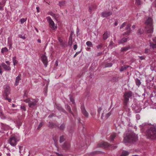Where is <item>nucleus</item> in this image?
<instances>
[{"label":"nucleus","instance_id":"obj_1","mask_svg":"<svg viewBox=\"0 0 156 156\" xmlns=\"http://www.w3.org/2000/svg\"><path fill=\"white\" fill-rule=\"evenodd\" d=\"M147 137L151 140L156 139V127L151 126L146 131Z\"/></svg>","mask_w":156,"mask_h":156},{"label":"nucleus","instance_id":"obj_2","mask_svg":"<svg viewBox=\"0 0 156 156\" xmlns=\"http://www.w3.org/2000/svg\"><path fill=\"white\" fill-rule=\"evenodd\" d=\"M138 140L137 135L134 133H131L127 135L124 138V142L125 143L128 142L133 143Z\"/></svg>","mask_w":156,"mask_h":156},{"label":"nucleus","instance_id":"obj_3","mask_svg":"<svg viewBox=\"0 0 156 156\" xmlns=\"http://www.w3.org/2000/svg\"><path fill=\"white\" fill-rule=\"evenodd\" d=\"M145 24L146 26L145 27V30L147 33H152L153 31V22L152 18L149 17L146 20Z\"/></svg>","mask_w":156,"mask_h":156},{"label":"nucleus","instance_id":"obj_4","mask_svg":"<svg viewBox=\"0 0 156 156\" xmlns=\"http://www.w3.org/2000/svg\"><path fill=\"white\" fill-rule=\"evenodd\" d=\"M98 147L107 148L109 150H113L116 148L117 146L111 144L107 142L102 141L98 144Z\"/></svg>","mask_w":156,"mask_h":156},{"label":"nucleus","instance_id":"obj_5","mask_svg":"<svg viewBox=\"0 0 156 156\" xmlns=\"http://www.w3.org/2000/svg\"><path fill=\"white\" fill-rule=\"evenodd\" d=\"M23 101L26 103H28V106L30 108L35 109L36 108L38 100L37 99H35L31 98H28L27 99L24 100Z\"/></svg>","mask_w":156,"mask_h":156},{"label":"nucleus","instance_id":"obj_6","mask_svg":"<svg viewBox=\"0 0 156 156\" xmlns=\"http://www.w3.org/2000/svg\"><path fill=\"white\" fill-rule=\"evenodd\" d=\"M19 137L12 135L11 136L9 140L10 144L12 146H15L16 145L17 142L20 140Z\"/></svg>","mask_w":156,"mask_h":156},{"label":"nucleus","instance_id":"obj_7","mask_svg":"<svg viewBox=\"0 0 156 156\" xmlns=\"http://www.w3.org/2000/svg\"><path fill=\"white\" fill-rule=\"evenodd\" d=\"M132 96V93L131 91L128 92H126L124 94L123 97L124 98V105L126 106L127 103L129 101V98L131 97Z\"/></svg>","mask_w":156,"mask_h":156},{"label":"nucleus","instance_id":"obj_8","mask_svg":"<svg viewBox=\"0 0 156 156\" xmlns=\"http://www.w3.org/2000/svg\"><path fill=\"white\" fill-rule=\"evenodd\" d=\"M47 20L49 23L50 27L52 30H55L57 28V27L55 26V24L54 21L50 17H47L46 18Z\"/></svg>","mask_w":156,"mask_h":156},{"label":"nucleus","instance_id":"obj_9","mask_svg":"<svg viewBox=\"0 0 156 156\" xmlns=\"http://www.w3.org/2000/svg\"><path fill=\"white\" fill-rule=\"evenodd\" d=\"M4 92L5 96L8 97V95L10 93V87L9 86L6 85L4 86Z\"/></svg>","mask_w":156,"mask_h":156},{"label":"nucleus","instance_id":"obj_10","mask_svg":"<svg viewBox=\"0 0 156 156\" xmlns=\"http://www.w3.org/2000/svg\"><path fill=\"white\" fill-rule=\"evenodd\" d=\"M150 47L153 49L156 48V38L154 37L153 39V42L150 43Z\"/></svg>","mask_w":156,"mask_h":156},{"label":"nucleus","instance_id":"obj_11","mask_svg":"<svg viewBox=\"0 0 156 156\" xmlns=\"http://www.w3.org/2000/svg\"><path fill=\"white\" fill-rule=\"evenodd\" d=\"M41 60L45 66L47 67L48 63L47 57L44 55H43L41 57Z\"/></svg>","mask_w":156,"mask_h":156},{"label":"nucleus","instance_id":"obj_12","mask_svg":"<svg viewBox=\"0 0 156 156\" xmlns=\"http://www.w3.org/2000/svg\"><path fill=\"white\" fill-rule=\"evenodd\" d=\"M112 13L111 12L104 11L101 14V16L103 17H108L112 14Z\"/></svg>","mask_w":156,"mask_h":156},{"label":"nucleus","instance_id":"obj_13","mask_svg":"<svg viewBox=\"0 0 156 156\" xmlns=\"http://www.w3.org/2000/svg\"><path fill=\"white\" fill-rule=\"evenodd\" d=\"M110 32L109 31H105L103 35V39L105 40L108 38L110 36Z\"/></svg>","mask_w":156,"mask_h":156},{"label":"nucleus","instance_id":"obj_14","mask_svg":"<svg viewBox=\"0 0 156 156\" xmlns=\"http://www.w3.org/2000/svg\"><path fill=\"white\" fill-rule=\"evenodd\" d=\"M81 109L82 113L86 117H88V113L85 110L84 106H82L81 107Z\"/></svg>","mask_w":156,"mask_h":156},{"label":"nucleus","instance_id":"obj_15","mask_svg":"<svg viewBox=\"0 0 156 156\" xmlns=\"http://www.w3.org/2000/svg\"><path fill=\"white\" fill-rule=\"evenodd\" d=\"M70 147V145L69 143L65 142L62 146V148L63 149L66 150H68L69 148Z\"/></svg>","mask_w":156,"mask_h":156},{"label":"nucleus","instance_id":"obj_16","mask_svg":"<svg viewBox=\"0 0 156 156\" xmlns=\"http://www.w3.org/2000/svg\"><path fill=\"white\" fill-rule=\"evenodd\" d=\"M1 66L4 69L6 70L9 71L11 70V69L10 66L7 65L4 63H2Z\"/></svg>","mask_w":156,"mask_h":156},{"label":"nucleus","instance_id":"obj_17","mask_svg":"<svg viewBox=\"0 0 156 156\" xmlns=\"http://www.w3.org/2000/svg\"><path fill=\"white\" fill-rule=\"evenodd\" d=\"M21 75L19 74L16 78L15 85L16 86L18 85L19 81L21 80Z\"/></svg>","mask_w":156,"mask_h":156},{"label":"nucleus","instance_id":"obj_18","mask_svg":"<svg viewBox=\"0 0 156 156\" xmlns=\"http://www.w3.org/2000/svg\"><path fill=\"white\" fill-rule=\"evenodd\" d=\"M128 38L123 37L121 40L118 41V42L119 44L123 43L126 42L128 39Z\"/></svg>","mask_w":156,"mask_h":156},{"label":"nucleus","instance_id":"obj_19","mask_svg":"<svg viewBox=\"0 0 156 156\" xmlns=\"http://www.w3.org/2000/svg\"><path fill=\"white\" fill-rule=\"evenodd\" d=\"M66 108L68 110L69 113H70L73 116H74V115L72 112L70 106L68 105H66Z\"/></svg>","mask_w":156,"mask_h":156},{"label":"nucleus","instance_id":"obj_20","mask_svg":"<svg viewBox=\"0 0 156 156\" xmlns=\"http://www.w3.org/2000/svg\"><path fill=\"white\" fill-rule=\"evenodd\" d=\"M57 108L59 110L62 111V112L67 114V113L65 111V110L62 108L61 106H59L58 105L57 106Z\"/></svg>","mask_w":156,"mask_h":156},{"label":"nucleus","instance_id":"obj_21","mask_svg":"<svg viewBox=\"0 0 156 156\" xmlns=\"http://www.w3.org/2000/svg\"><path fill=\"white\" fill-rule=\"evenodd\" d=\"M58 41L60 43V45H61L62 47H66V45L65 44V43L63 42V41L59 37L58 38Z\"/></svg>","mask_w":156,"mask_h":156},{"label":"nucleus","instance_id":"obj_22","mask_svg":"<svg viewBox=\"0 0 156 156\" xmlns=\"http://www.w3.org/2000/svg\"><path fill=\"white\" fill-rule=\"evenodd\" d=\"M58 126L56 124H54L52 122H49V127L51 128H55L57 127Z\"/></svg>","mask_w":156,"mask_h":156},{"label":"nucleus","instance_id":"obj_23","mask_svg":"<svg viewBox=\"0 0 156 156\" xmlns=\"http://www.w3.org/2000/svg\"><path fill=\"white\" fill-rule=\"evenodd\" d=\"M144 31V30L143 29H139L137 30L136 34L138 35H140L143 34Z\"/></svg>","mask_w":156,"mask_h":156},{"label":"nucleus","instance_id":"obj_24","mask_svg":"<svg viewBox=\"0 0 156 156\" xmlns=\"http://www.w3.org/2000/svg\"><path fill=\"white\" fill-rule=\"evenodd\" d=\"M72 38H73V37H72V35H70V36L69 37V41H68V45L70 46H71L72 44V43H73L72 41Z\"/></svg>","mask_w":156,"mask_h":156},{"label":"nucleus","instance_id":"obj_25","mask_svg":"<svg viewBox=\"0 0 156 156\" xmlns=\"http://www.w3.org/2000/svg\"><path fill=\"white\" fill-rule=\"evenodd\" d=\"M107 110L105 109L103 110V112L101 116V118L103 119H104L105 117L104 115H105L107 113Z\"/></svg>","mask_w":156,"mask_h":156},{"label":"nucleus","instance_id":"obj_26","mask_svg":"<svg viewBox=\"0 0 156 156\" xmlns=\"http://www.w3.org/2000/svg\"><path fill=\"white\" fill-rule=\"evenodd\" d=\"M0 117L2 119H6V117L3 113L2 110L0 109Z\"/></svg>","mask_w":156,"mask_h":156},{"label":"nucleus","instance_id":"obj_27","mask_svg":"<svg viewBox=\"0 0 156 156\" xmlns=\"http://www.w3.org/2000/svg\"><path fill=\"white\" fill-rule=\"evenodd\" d=\"M129 154V152L127 151H123L121 155L120 156H127Z\"/></svg>","mask_w":156,"mask_h":156},{"label":"nucleus","instance_id":"obj_28","mask_svg":"<svg viewBox=\"0 0 156 156\" xmlns=\"http://www.w3.org/2000/svg\"><path fill=\"white\" fill-rule=\"evenodd\" d=\"M116 136V134H114L111 135L110 136V140L111 141L113 142Z\"/></svg>","mask_w":156,"mask_h":156},{"label":"nucleus","instance_id":"obj_29","mask_svg":"<svg viewBox=\"0 0 156 156\" xmlns=\"http://www.w3.org/2000/svg\"><path fill=\"white\" fill-rule=\"evenodd\" d=\"M112 114V112L111 111H110V112H108V113H107L106 115H105V117L103 120H106Z\"/></svg>","mask_w":156,"mask_h":156},{"label":"nucleus","instance_id":"obj_30","mask_svg":"<svg viewBox=\"0 0 156 156\" xmlns=\"http://www.w3.org/2000/svg\"><path fill=\"white\" fill-rule=\"evenodd\" d=\"M135 83L136 85L138 87L141 85V82L139 79H136L135 80Z\"/></svg>","mask_w":156,"mask_h":156},{"label":"nucleus","instance_id":"obj_31","mask_svg":"<svg viewBox=\"0 0 156 156\" xmlns=\"http://www.w3.org/2000/svg\"><path fill=\"white\" fill-rule=\"evenodd\" d=\"M16 56L12 58V61L13 62V64L14 66H15L18 63V61L16 60Z\"/></svg>","mask_w":156,"mask_h":156},{"label":"nucleus","instance_id":"obj_32","mask_svg":"<svg viewBox=\"0 0 156 156\" xmlns=\"http://www.w3.org/2000/svg\"><path fill=\"white\" fill-rule=\"evenodd\" d=\"M118 80V77L115 76H113L111 80L113 82H116Z\"/></svg>","mask_w":156,"mask_h":156},{"label":"nucleus","instance_id":"obj_33","mask_svg":"<svg viewBox=\"0 0 156 156\" xmlns=\"http://www.w3.org/2000/svg\"><path fill=\"white\" fill-rule=\"evenodd\" d=\"M65 126V124L64 123H62V124L61 125V126L59 127L58 126V127L59 129H60L62 130H63L64 129Z\"/></svg>","mask_w":156,"mask_h":156},{"label":"nucleus","instance_id":"obj_34","mask_svg":"<svg viewBox=\"0 0 156 156\" xmlns=\"http://www.w3.org/2000/svg\"><path fill=\"white\" fill-rule=\"evenodd\" d=\"M129 48V47H124L121 48V51L122 52L128 50Z\"/></svg>","mask_w":156,"mask_h":156},{"label":"nucleus","instance_id":"obj_35","mask_svg":"<svg viewBox=\"0 0 156 156\" xmlns=\"http://www.w3.org/2000/svg\"><path fill=\"white\" fill-rule=\"evenodd\" d=\"M8 51V49L6 47L3 48L1 50V52L2 53H3L5 52H7Z\"/></svg>","mask_w":156,"mask_h":156},{"label":"nucleus","instance_id":"obj_36","mask_svg":"<svg viewBox=\"0 0 156 156\" xmlns=\"http://www.w3.org/2000/svg\"><path fill=\"white\" fill-rule=\"evenodd\" d=\"M65 140L64 137L63 136H60L59 142L60 143L63 142Z\"/></svg>","mask_w":156,"mask_h":156},{"label":"nucleus","instance_id":"obj_37","mask_svg":"<svg viewBox=\"0 0 156 156\" xmlns=\"http://www.w3.org/2000/svg\"><path fill=\"white\" fill-rule=\"evenodd\" d=\"M129 66H122L120 70V71L121 72L123 71V70H126L127 69V68Z\"/></svg>","mask_w":156,"mask_h":156},{"label":"nucleus","instance_id":"obj_38","mask_svg":"<svg viewBox=\"0 0 156 156\" xmlns=\"http://www.w3.org/2000/svg\"><path fill=\"white\" fill-rule=\"evenodd\" d=\"M112 65V64L111 63H109L106 64L105 65V68L109 67H111Z\"/></svg>","mask_w":156,"mask_h":156},{"label":"nucleus","instance_id":"obj_39","mask_svg":"<svg viewBox=\"0 0 156 156\" xmlns=\"http://www.w3.org/2000/svg\"><path fill=\"white\" fill-rule=\"evenodd\" d=\"M87 45L89 47H92L93 44L91 42L88 41L86 42Z\"/></svg>","mask_w":156,"mask_h":156},{"label":"nucleus","instance_id":"obj_40","mask_svg":"<svg viewBox=\"0 0 156 156\" xmlns=\"http://www.w3.org/2000/svg\"><path fill=\"white\" fill-rule=\"evenodd\" d=\"M131 26V25L130 24H127L126 27L125 28L126 29V30H128L131 31V28H130Z\"/></svg>","mask_w":156,"mask_h":156},{"label":"nucleus","instance_id":"obj_41","mask_svg":"<svg viewBox=\"0 0 156 156\" xmlns=\"http://www.w3.org/2000/svg\"><path fill=\"white\" fill-rule=\"evenodd\" d=\"M103 46V44H102V43H100L97 46L96 48L98 49H101L102 48Z\"/></svg>","mask_w":156,"mask_h":156},{"label":"nucleus","instance_id":"obj_42","mask_svg":"<svg viewBox=\"0 0 156 156\" xmlns=\"http://www.w3.org/2000/svg\"><path fill=\"white\" fill-rule=\"evenodd\" d=\"M65 1L59 2V6L61 7L64 6L65 5Z\"/></svg>","mask_w":156,"mask_h":156},{"label":"nucleus","instance_id":"obj_43","mask_svg":"<svg viewBox=\"0 0 156 156\" xmlns=\"http://www.w3.org/2000/svg\"><path fill=\"white\" fill-rule=\"evenodd\" d=\"M72 109L73 111L74 112L76 113L77 112V109L76 108L75 106V105H74Z\"/></svg>","mask_w":156,"mask_h":156},{"label":"nucleus","instance_id":"obj_44","mask_svg":"<svg viewBox=\"0 0 156 156\" xmlns=\"http://www.w3.org/2000/svg\"><path fill=\"white\" fill-rule=\"evenodd\" d=\"M141 110V108H138L137 109L136 108H135V111L136 113L140 112Z\"/></svg>","mask_w":156,"mask_h":156},{"label":"nucleus","instance_id":"obj_45","mask_svg":"<svg viewBox=\"0 0 156 156\" xmlns=\"http://www.w3.org/2000/svg\"><path fill=\"white\" fill-rule=\"evenodd\" d=\"M136 4L137 5H139L141 4V2L140 0H135Z\"/></svg>","mask_w":156,"mask_h":156},{"label":"nucleus","instance_id":"obj_46","mask_svg":"<svg viewBox=\"0 0 156 156\" xmlns=\"http://www.w3.org/2000/svg\"><path fill=\"white\" fill-rule=\"evenodd\" d=\"M150 51V49H149L146 48L145 49V53H146L147 54H149Z\"/></svg>","mask_w":156,"mask_h":156},{"label":"nucleus","instance_id":"obj_47","mask_svg":"<svg viewBox=\"0 0 156 156\" xmlns=\"http://www.w3.org/2000/svg\"><path fill=\"white\" fill-rule=\"evenodd\" d=\"M70 100L73 103V104L74 105H75V103L74 101V99L72 97H71L70 98Z\"/></svg>","mask_w":156,"mask_h":156},{"label":"nucleus","instance_id":"obj_48","mask_svg":"<svg viewBox=\"0 0 156 156\" xmlns=\"http://www.w3.org/2000/svg\"><path fill=\"white\" fill-rule=\"evenodd\" d=\"M20 108L23 111H25L26 110V107L24 105L21 106Z\"/></svg>","mask_w":156,"mask_h":156},{"label":"nucleus","instance_id":"obj_49","mask_svg":"<svg viewBox=\"0 0 156 156\" xmlns=\"http://www.w3.org/2000/svg\"><path fill=\"white\" fill-rule=\"evenodd\" d=\"M42 125L43 123L42 122H41L39 125V126H38L37 129H39L42 126Z\"/></svg>","mask_w":156,"mask_h":156},{"label":"nucleus","instance_id":"obj_50","mask_svg":"<svg viewBox=\"0 0 156 156\" xmlns=\"http://www.w3.org/2000/svg\"><path fill=\"white\" fill-rule=\"evenodd\" d=\"M19 37L21 38L24 39L26 38V37L24 36H23L22 35L20 34L19 35Z\"/></svg>","mask_w":156,"mask_h":156},{"label":"nucleus","instance_id":"obj_51","mask_svg":"<svg viewBox=\"0 0 156 156\" xmlns=\"http://www.w3.org/2000/svg\"><path fill=\"white\" fill-rule=\"evenodd\" d=\"M126 24V23L124 22L122 23V24L121 26L120 27V29H122V28H123L124 26H125V25Z\"/></svg>","mask_w":156,"mask_h":156},{"label":"nucleus","instance_id":"obj_52","mask_svg":"<svg viewBox=\"0 0 156 156\" xmlns=\"http://www.w3.org/2000/svg\"><path fill=\"white\" fill-rule=\"evenodd\" d=\"M20 22L22 24L25 22L26 20L24 18H22L20 19Z\"/></svg>","mask_w":156,"mask_h":156},{"label":"nucleus","instance_id":"obj_53","mask_svg":"<svg viewBox=\"0 0 156 156\" xmlns=\"http://www.w3.org/2000/svg\"><path fill=\"white\" fill-rule=\"evenodd\" d=\"M139 57L141 60H144L145 59V57L144 56H139Z\"/></svg>","mask_w":156,"mask_h":156},{"label":"nucleus","instance_id":"obj_54","mask_svg":"<svg viewBox=\"0 0 156 156\" xmlns=\"http://www.w3.org/2000/svg\"><path fill=\"white\" fill-rule=\"evenodd\" d=\"M81 51H78L77 52H76V54L74 55L73 56V57L74 58L76 56L79 54L80 52Z\"/></svg>","mask_w":156,"mask_h":156},{"label":"nucleus","instance_id":"obj_55","mask_svg":"<svg viewBox=\"0 0 156 156\" xmlns=\"http://www.w3.org/2000/svg\"><path fill=\"white\" fill-rule=\"evenodd\" d=\"M5 99L8 100L9 102H11L12 101L11 99L10 98H8V97H6Z\"/></svg>","mask_w":156,"mask_h":156},{"label":"nucleus","instance_id":"obj_56","mask_svg":"<svg viewBox=\"0 0 156 156\" xmlns=\"http://www.w3.org/2000/svg\"><path fill=\"white\" fill-rule=\"evenodd\" d=\"M131 31L130 30H127L126 32H125L126 35H129L131 32Z\"/></svg>","mask_w":156,"mask_h":156},{"label":"nucleus","instance_id":"obj_57","mask_svg":"<svg viewBox=\"0 0 156 156\" xmlns=\"http://www.w3.org/2000/svg\"><path fill=\"white\" fill-rule=\"evenodd\" d=\"M77 44H75V45H74V46H73V49H74V50H76V49H77Z\"/></svg>","mask_w":156,"mask_h":156},{"label":"nucleus","instance_id":"obj_58","mask_svg":"<svg viewBox=\"0 0 156 156\" xmlns=\"http://www.w3.org/2000/svg\"><path fill=\"white\" fill-rule=\"evenodd\" d=\"M92 10V8L90 7H89V11L90 12V13H91Z\"/></svg>","mask_w":156,"mask_h":156},{"label":"nucleus","instance_id":"obj_59","mask_svg":"<svg viewBox=\"0 0 156 156\" xmlns=\"http://www.w3.org/2000/svg\"><path fill=\"white\" fill-rule=\"evenodd\" d=\"M101 110H102V109H101V108L100 107V108H99L98 109V113L100 114V112Z\"/></svg>","mask_w":156,"mask_h":156},{"label":"nucleus","instance_id":"obj_60","mask_svg":"<svg viewBox=\"0 0 156 156\" xmlns=\"http://www.w3.org/2000/svg\"><path fill=\"white\" fill-rule=\"evenodd\" d=\"M22 123L21 122H19V123H17V126L19 127L21 125Z\"/></svg>","mask_w":156,"mask_h":156},{"label":"nucleus","instance_id":"obj_61","mask_svg":"<svg viewBox=\"0 0 156 156\" xmlns=\"http://www.w3.org/2000/svg\"><path fill=\"white\" fill-rule=\"evenodd\" d=\"M12 43H10L9 44V48L10 49H11L12 48Z\"/></svg>","mask_w":156,"mask_h":156},{"label":"nucleus","instance_id":"obj_62","mask_svg":"<svg viewBox=\"0 0 156 156\" xmlns=\"http://www.w3.org/2000/svg\"><path fill=\"white\" fill-rule=\"evenodd\" d=\"M99 152L97 151H94L92 152V154H99Z\"/></svg>","mask_w":156,"mask_h":156},{"label":"nucleus","instance_id":"obj_63","mask_svg":"<svg viewBox=\"0 0 156 156\" xmlns=\"http://www.w3.org/2000/svg\"><path fill=\"white\" fill-rule=\"evenodd\" d=\"M91 115L93 116H94L95 115V112H91V113H90Z\"/></svg>","mask_w":156,"mask_h":156},{"label":"nucleus","instance_id":"obj_64","mask_svg":"<svg viewBox=\"0 0 156 156\" xmlns=\"http://www.w3.org/2000/svg\"><path fill=\"white\" fill-rule=\"evenodd\" d=\"M55 154H56L57 155H58V156H62V154H59L57 152H56Z\"/></svg>","mask_w":156,"mask_h":156}]
</instances>
